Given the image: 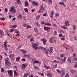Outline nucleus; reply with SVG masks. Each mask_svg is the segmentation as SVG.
Segmentation results:
<instances>
[{"label":"nucleus","mask_w":77,"mask_h":77,"mask_svg":"<svg viewBox=\"0 0 77 77\" xmlns=\"http://www.w3.org/2000/svg\"><path fill=\"white\" fill-rule=\"evenodd\" d=\"M9 12H11L12 14H15L16 12L15 8L14 6H11L10 8V10H9Z\"/></svg>","instance_id":"f257e3e1"},{"label":"nucleus","mask_w":77,"mask_h":77,"mask_svg":"<svg viewBox=\"0 0 77 77\" xmlns=\"http://www.w3.org/2000/svg\"><path fill=\"white\" fill-rule=\"evenodd\" d=\"M32 44L33 48H34V49H35V51H36V50H37V47L38 46L39 44L38 43H32Z\"/></svg>","instance_id":"f03ea898"},{"label":"nucleus","mask_w":77,"mask_h":77,"mask_svg":"<svg viewBox=\"0 0 77 77\" xmlns=\"http://www.w3.org/2000/svg\"><path fill=\"white\" fill-rule=\"evenodd\" d=\"M5 61H6L5 62V65H7L8 66H11V62H9V61H8V60H6Z\"/></svg>","instance_id":"7ed1b4c3"},{"label":"nucleus","mask_w":77,"mask_h":77,"mask_svg":"<svg viewBox=\"0 0 77 77\" xmlns=\"http://www.w3.org/2000/svg\"><path fill=\"white\" fill-rule=\"evenodd\" d=\"M76 57L77 55L76 54H73V59L74 60H76V61H77V58H76Z\"/></svg>","instance_id":"20e7f679"},{"label":"nucleus","mask_w":77,"mask_h":77,"mask_svg":"<svg viewBox=\"0 0 77 77\" xmlns=\"http://www.w3.org/2000/svg\"><path fill=\"white\" fill-rule=\"evenodd\" d=\"M40 8V11L41 12H43L44 11V7L43 6V5H42Z\"/></svg>","instance_id":"39448f33"},{"label":"nucleus","mask_w":77,"mask_h":77,"mask_svg":"<svg viewBox=\"0 0 77 77\" xmlns=\"http://www.w3.org/2000/svg\"><path fill=\"white\" fill-rule=\"evenodd\" d=\"M65 24H64V26H66L67 27L69 26V22L68 20H66L65 22Z\"/></svg>","instance_id":"423d86ee"},{"label":"nucleus","mask_w":77,"mask_h":77,"mask_svg":"<svg viewBox=\"0 0 77 77\" xmlns=\"http://www.w3.org/2000/svg\"><path fill=\"white\" fill-rule=\"evenodd\" d=\"M12 72H13L12 70H10L8 72V73L10 76H13V73H12Z\"/></svg>","instance_id":"0eeeda50"},{"label":"nucleus","mask_w":77,"mask_h":77,"mask_svg":"<svg viewBox=\"0 0 77 77\" xmlns=\"http://www.w3.org/2000/svg\"><path fill=\"white\" fill-rule=\"evenodd\" d=\"M59 4L60 5H62V6H63L64 7H66V5H65V4H64V3L62 2H59Z\"/></svg>","instance_id":"6e6552de"},{"label":"nucleus","mask_w":77,"mask_h":77,"mask_svg":"<svg viewBox=\"0 0 77 77\" xmlns=\"http://www.w3.org/2000/svg\"><path fill=\"white\" fill-rule=\"evenodd\" d=\"M53 14H54V11H52L51 12V14H50V18H53Z\"/></svg>","instance_id":"1a4fd4ad"},{"label":"nucleus","mask_w":77,"mask_h":77,"mask_svg":"<svg viewBox=\"0 0 77 77\" xmlns=\"http://www.w3.org/2000/svg\"><path fill=\"white\" fill-rule=\"evenodd\" d=\"M50 50H48V51L50 52V53H53V48L52 47H50Z\"/></svg>","instance_id":"9d476101"},{"label":"nucleus","mask_w":77,"mask_h":77,"mask_svg":"<svg viewBox=\"0 0 77 77\" xmlns=\"http://www.w3.org/2000/svg\"><path fill=\"white\" fill-rule=\"evenodd\" d=\"M66 57H64L63 60V59H61V62L62 63H63V62H65V60H66Z\"/></svg>","instance_id":"9b49d317"},{"label":"nucleus","mask_w":77,"mask_h":77,"mask_svg":"<svg viewBox=\"0 0 77 77\" xmlns=\"http://www.w3.org/2000/svg\"><path fill=\"white\" fill-rule=\"evenodd\" d=\"M44 49V50H46V48H45L42 47L41 46H39L37 48V49Z\"/></svg>","instance_id":"f8f14e48"},{"label":"nucleus","mask_w":77,"mask_h":77,"mask_svg":"<svg viewBox=\"0 0 77 77\" xmlns=\"http://www.w3.org/2000/svg\"><path fill=\"white\" fill-rule=\"evenodd\" d=\"M32 5H36V6L38 5V3L35 2L34 1H32Z\"/></svg>","instance_id":"ddd939ff"},{"label":"nucleus","mask_w":77,"mask_h":77,"mask_svg":"<svg viewBox=\"0 0 77 77\" xmlns=\"http://www.w3.org/2000/svg\"><path fill=\"white\" fill-rule=\"evenodd\" d=\"M4 35L3 31L2 30H0V35L1 36H0V38H2V35Z\"/></svg>","instance_id":"4468645a"},{"label":"nucleus","mask_w":77,"mask_h":77,"mask_svg":"<svg viewBox=\"0 0 77 77\" xmlns=\"http://www.w3.org/2000/svg\"><path fill=\"white\" fill-rule=\"evenodd\" d=\"M44 29L45 30H48L49 29H50V28L47 26H45Z\"/></svg>","instance_id":"2eb2a0df"},{"label":"nucleus","mask_w":77,"mask_h":77,"mask_svg":"<svg viewBox=\"0 0 77 77\" xmlns=\"http://www.w3.org/2000/svg\"><path fill=\"white\" fill-rule=\"evenodd\" d=\"M30 54L28 55V54L26 55V54H24V56H23V57H28L30 58Z\"/></svg>","instance_id":"dca6fc26"},{"label":"nucleus","mask_w":77,"mask_h":77,"mask_svg":"<svg viewBox=\"0 0 77 77\" xmlns=\"http://www.w3.org/2000/svg\"><path fill=\"white\" fill-rule=\"evenodd\" d=\"M22 53H23V54H25L26 53H27V51L25 50H24L23 49L21 50Z\"/></svg>","instance_id":"f3484780"},{"label":"nucleus","mask_w":77,"mask_h":77,"mask_svg":"<svg viewBox=\"0 0 77 77\" xmlns=\"http://www.w3.org/2000/svg\"><path fill=\"white\" fill-rule=\"evenodd\" d=\"M29 6V3L27 1H25V6Z\"/></svg>","instance_id":"a211bd4d"},{"label":"nucleus","mask_w":77,"mask_h":77,"mask_svg":"<svg viewBox=\"0 0 77 77\" xmlns=\"http://www.w3.org/2000/svg\"><path fill=\"white\" fill-rule=\"evenodd\" d=\"M44 67H45V68H46V69H50L51 68L50 66H47L45 64L44 66Z\"/></svg>","instance_id":"6ab92c4d"},{"label":"nucleus","mask_w":77,"mask_h":77,"mask_svg":"<svg viewBox=\"0 0 77 77\" xmlns=\"http://www.w3.org/2000/svg\"><path fill=\"white\" fill-rule=\"evenodd\" d=\"M35 26H37V27H39V26H40L39 24L37 22L35 23Z\"/></svg>","instance_id":"aec40b11"},{"label":"nucleus","mask_w":77,"mask_h":77,"mask_svg":"<svg viewBox=\"0 0 77 77\" xmlns=\"http://www.w3.org/2000/svg\"><path fill=\"white\" fill-rule=\"evenodd\" d=\"M71 57H69L67 59V61L69 62H71Z\"/></svg>","instance_id":"412c9836"},{"label":"nucleus","mask_w":77,"mask_h":77,"mask_svg":"<svg viewBox=\"0 0 77 77\" xmlns=\"http://www.w3.org/2000/svg\"><path fill=\"white\" fill-rule=\"evenodd\" d=\"M11 59H14V55H10L9 56Z\"/></svg>","instance_id":"4be33fe9"},{"label":"nucleus","mask_w":77,"mask_h":77,"mask_svg":"<svg viewBox=\"0 0 77 77\" xmlns=\"http://www.w3.org/2000/svg\"><path fill=\"white\" fill-rule=\"evenodd\" d=\"M14 2H15V3H16V2H17V3H19V5H20V4H21V2H20V0H17L16 1H15Z\"/></svg>","instance_id":"5701e85b"},{"label":"nucleus","mask_w":77,"mask_h":77,"mask_svg":"<svg viewBox=\"0 0 77 77\" xmlns=\"http://www.w3.org/2000/svg\"><path fill=\"white\" fill-rule=\"evenodd\" d=\"M45 25H48L49 26H51V24L49 23H45Z\"/></svg>","instance_id":"b1692460"},{"label":"nucleus","mask_w":77,"mask_h":77,"mask_svg":"<svg viewBox=\"0 0 77 77\" xmlns=\"http://www.w3.org/2000/svg\"><path fill=\"white\" fill-rule=\"evenodd\" d=\"M70 72H71V74H74V71H75V70H70Z\"/></svg>","instance_id":"393cba45"},{"label":"nucleus","mask_w":77,"mask_h":77,"mask_svg":"<svg viewBox=\"0 0 77 77\" xmlns=\"http://www.w3.org/2000/svg\"><path fill=\"white\" fill-rule=\"evenodd\" d=\"M57 72L58 73H59V74H62V72L60 71V70L57 69Z\"/></svg>","instance_id":"a878e982"},{"label":"nucleus","mask_w":77,"mask_h":77,"mask_svg":"<svg viewBox=\"0 0 77 77\" xmlns=\"http://www.w3.org/2000/svg\"><path fill=\"white\" fill-rule=\"evenodd\" d=\"M46 42H47V40L46 39H45L43 41V43L44 45H45L46 44L45 43H46Z\"/></svg>","instance_id":"bb28decb"},{"label":"nucleus","mask_w":77,"mask_h":77,"mask_svg":"<svg viewBox=\"0 0 77 77\" xmlns=\"http://www.w3.org/2000/svg\"><path fill=\"white\" fill-rule=\"evenodd\" d=\"M49 41L51 43H53V39H52V37H51Z\"/></svg>","instance_id":"cd10ccee"},{"label":"nucleus","mask_w":77,"mask_h":77,"mask_svg":"<svg viewBox=\"0 0 77 77\" xmlns=\"http://www.w3.org/2000/svg\"><path fill=\"white\" fill-rule=\"evenodd\" d=\"M5 51H8V47H7V46H5Z\"/></svg>","instance_id":"c85d7f7f"},{"label":"nucleus","mask_w":77,"mask_h":77,"mask_svg":"<svg viewBox=\"0 0 77 77\" xmlns=\"http://www.w3.org/2000/svg\"><path fill=\"white\" fill-rule=\"evenodd\" d=\"M24 10L25 12H27V13L29 12V11L28 10V9H27L26 8H24Z\"/></svg>","instance_id":"c756f323"},{"label":"nucleus","mask_w":77,"mask_h":77,"mask_svg":"<svg viewBox=\"0 0 77 77\" xmlns=\"http://www.w3.org/2000/svg\"><path fill=\"white\" fill-rule=\"evenodd\" d=\"M20 59V57H19L16 58V61H18Z\"/></svg>","instance_id":"7c9ffc66"},{"label":"nucleus","mask_w":77,"mask_h":77,"mask_svg":"<svg viewBox=\"0 0 77 77\" xmlns=\"http://www.w3.org/2000/svg\"><path fill=\"white\" fill-rule=\"evenodd\" d=\"M38 74H39V75H41L43 77L44 76V75L43 73H41L40 72H38Z\"/></svg>","instance_id":"2f4dec72"},{"label":"nucleus","mask_w":77,"mask_h":77,"mask_svg":"<svg viewBox=\"0 0 77 77\" xmlns=\"http://www.w3.org/2000/svg\"><path fill=\"white\" fill-rule=\"evenodd\" d=\"M73 29L74 30H75L76 29L75 28H76V26L75 25H73Z\"/></svg>","instance_id":"473e14b6"},{"label":"nucleus","mask_w":77,"mask_h":77,"mask_svg":"<svg viewBox=\"0 0 77 77\" xmlns=\"http://www.w3.org/2000/svg\"><path fill=\"white\" fill-rule=\"evenodd\" d=\"M45 54H47V56H48V51L46 50H46H45Z\"/></svg>","instance_id":"72a5a7b5"},{"label":"nucleus","mask_w":77,"mask_h":77,"mask_svg":"<svg viewBox=\"0 0 77 77\" xmlns=\"http://www.w3.org/2000/svg\"><path fill=\"white\" fill-rule=\"evenodd\" d=\"M17 27V25H14L13 26H11V27H12V28H13V27H14V28H16Z\"/></svg>","instance_id":"f704fd0d"},{"label":"nucleus","mask_w":77,"mask_h":77,"mask_svg":"<svg viewBox=\"0 0 77 77\" xmlns=\"http://www.w3.org/2000/svg\"><path fill=\"white\" fill-rule=\"evenodd\" d=\"M47 76H48L49 77H52V74H50V73H49L47 75Z\"/></svg>","instance_id":"c9c22d12"},{"label":"nucleus","mask_w":77,"mask_h":77,"mask_svg":"<svg viewBox=\"0 0 77 77\" xmlns=\"http://www.w3.org/2000/svg\"><path fill=\"white\" fill-rule=\"evenodd\" d=\"M65 75V72H63L62 74V75H61V77H63V76H64V75Z\"/></svg>","instance_id":"e433bc0d"},{"label":"nucleus","mask_w":77,"mask_h":77,"mask_svg":"<svg viewBox=\"0 0 77 77\" xmlns=\"http://www.w3.org/2000/svg\"><path fill=\"white\" fill-rule=\"evenodd\" d=\"M15 30V29H11L10 30V32H13V31Z\"/></svg>","instance_id":"4c0bfd02"},{"label":"nucleus","mask_w":77,"mask_h":77,"mask_svg":"<svg viewBox=\"0 0 77 77\" xmlns=\"http://www.w3.org/2000/svg\"><path fill=\"white\" fill-rule=\"evenodd\" d=\"M22 67L23 68V69H25L26 68V66H25L24 65V64H22Z\"/></svg>","instance_id":"58836bf2"},{"label":"nucleus","mask_w":77,"mask_h":77,"mask_svg":"<svg viewBox=\"0 0 77 77\" xmlns=\"http://www.w3.org/2000/svg\"><path fill=\"white\" fill-rule=\"evenodd\" d=\"M21 17H22V15H20L19 16H18L17 17V18L18 19H20V18H21Z\"/></svg>","instance_id":"ea45409f"},{"label":"nucleus","mask_w":77,"mask_h":77,"mask_svg":"<svg viewBox=\"0 0 77 77\" xmlns=\"http://www.w3.org/2000/svg\"><path fill=\"white\" fill-rule=\"evenodd\" d=\"M34 63H39V61L36 60L34 61Z\"/></svg>","instance_id":"a19ab883"},{"label":"nucleus","mask_w":77,"mask_h":77,"mask_svg":"<svg viewBox=\"0 0 77 77\" xmlns=\"http://www.w3.org/2000/svg\"><path fill=\"white\" fill-rule=\"evenodd\" d=\"M38 29L36 28H34V31L36 32H38Z\"/></svg>","instance_id":"79ce46f5"},{"label":"nucleus","mask_w":77,"mask_h":77,"mask_svg":"<svg viewBox=\"0 0 77 77\" xmlns=\"http://www.w3.org/2000/svg\"><path fill=\"white\" fill-rule=\"evenodd\" d=\"M7 44H8V42L7 41H5L4 42V45L5 46H7Z\"/></svg>","instance_id":"37998d69"},{"label":"nucleus","mask_w":77,"mask_h":77,"mask_svg":"<svg viewBox=\"0 0 77 77\" xmlns=\"http://www.w3.org/2000/svg\"><path fill=\"white\" fill-rule=\"evenodd\" d=\"M6 33L8 35L10 33H9V31H6Z\"/></svg>","instance_id":"c03bdc74"},{"label":"nucleus","mask_w":77,"mask_h":77,"mask_svg":"<svg viewBox=\"0 0 77 77\" xmlns=\"http://www.w3.org/2000/svg\"><path fill=\"white\" fill-rule=\"evenodd\" d=\"M61 27L64 29H68V28L66 27L65 26H61Z\"/></svg>","instance_id":"a18cd8bd"},{"label":"nucleus","mask_w":77,"mask_h":77,"mask_svg":"<svg viewBox=\"0 0 77 77\" xmlns=\"http://www.w3.org/2000/svg\"><path fill=\"white\" fill-rule=\"evenodd\" d=\"M64 77H69V75L68 73H66Z\"/></svg>","instance_id":"49530a36"},{"label":"nucleus","mask_w":77,"mask_h":77,"mask_svg":"<svg viewBox=\"0 0 77 77\" xmlns=\"http://www.w3.org/2000/svg\"><path fill=\"white\" fill-rule=\"evenodd\" d=\"M8 36H9L10 38H12V35L10 33L8 34Z\"/></svg>","instance_id":"de8ad7c7"},{"label":"nucleus","mask_w":77,"mask_h":77,"mask_svg":"<svg viewBox=\"0 0 77 77\" xmlns=\"http://www.w3.org/2000/svg\"><path fill=\"white\" fill-rule=\"evenodd\" d=\"M1 72H4L5 71V70H4V69L3 68H1Z\"/></svg>","instance_id":"09e8293b"},{"label":"nucleus","mask_w":77,"mask_h":77,"mask_svg":"<svg viewBox=\"0 0 77 77\" xmlns=\"http://www.w3.org/2000/svg\"><path fill=\"white\" fill-rule=\"evenodd\" d=\"M39 17H40V16H37L36 17V20H38V19H39Z\"/></svg>","instance_id":"8fccbe9b"},{"label":"nucleus","mask_w":77,"mask_h":77,"mask_svg":"<svg viewBox=\"0 0 77 77\" xmlns=\"http://www.w3.org/2000/svg\"><path fill=\"white\" fill-rule=\"evenodd\" d=\"M34 67L35 69H38V66H34Z\"/></svg>","instance_id":"3c124183"},{"label":"nucleus","mask_w":77,"mask_h":77,"mask_svg":"<svg viewBox=\"0 0 77 77\" xmlns=\"http://www.w3.org/2000/svg\"><path fill=\"white\" fill-rule=\"evenodd\" d=\"M0 20L1 21H3V20H5V17L0 18Z\"/></svg>","instance_id":"603ef678"},{"label":"nucleus","mask_w":77,"mask_h":77,"mask_svg":"<svg viewBox=\"0 0 77 77\" xmlns=\"http://www.w3.org/2000/svg\"><path fill=\"white\" fill-rule=\"evenodd\" d=\"M15 32L16 33H20V32H19L17 30H15Z\"/></svg>","instance_id":"864d4df0"},{"label":"nucleus","mask_w":77,"mask_h":77,"mask_svg":"<svg viewBox=\"0 0 77 77\" xmlns=\"http://www.w3.org/2000/svg\"><path fill=\"white\" fill-rule=\"evenodd\" d=\"M27 29L29 28H30V29H32V27H31L30 25H28L27 26V27H26Z\"/></svg>","instance_id":"5fc2aeb1"},{"label":"nucleus","mask_w":77,"mask_h":77,"mask_svg":"<svg viewBox=\"0 0 77 77\" xmlns=\"http://www.w3.org/2000/svg\"><path fill=\"white\" fill-rule=\"evenodd\" d=\"M59 31L60 33H63V31H62L61 29H60Z\"/></svg>","instance_id":"6e6d98bb"},{"label":"nucleus","mask_w":77,"mask_h":77,"mask_svg":"<svg viewBox=\"0 0 77 77\" xmlns=\"http://www.w3.org/2000/svg\"><path fill=\"white\" fill-rule=\"evenodd\" d=\"M27 75H28L27 74L25 73L24 75V76L23 77H27Z\"/></svg>","instance_id":"4d7b16f0"},{"label":"nucleus","mask_w":77,"mask_h":77,"mask_svg":"<svg viewBox=\"0 0 77 77\" xmlns=\"http://www.w3.org/2000/svg\"><path fill=\"white\" fill-rule=\"evenodd\" d=\"M34 40H33V38H30V41L31 42H32V41H33Z\"/></svg>","instance_id":"13d9d810"},{"label":"nucleus","mask_w":77,"mask_h":77,"mask_svg":"<svg viewBox=\"0 0 77 77\" xmlns=\"http://www.w3.org/2000/svg\"><path fill=\"white\" fill-rule=\"evenodd\" d=\"M54 35H57V32L56 31H54Z\"/></svg>","instance_id":"bf43d9fd"},{"label":"nucleus","mask_w":77,"mask_h":77,"mask_svg":"<svg viewBox=\"0 0 77 77\" xmlns=\"http://www.w3.org/2000/svg\"><path fill=\"white\" fill-rule=\"evenodd\" d=\"M59 36L60 38H61V37H62V34L61 33H60L59 34Z\"/></svg>","instance_id":"052dcab7"},{"label":"nucleus","mask_w":77,"mask_h":77,"mask_svg":"<svg viewBox=\"0 0 77 77\" xmlns=\"http://www.w3.org/2000/svg\"><path fill=\"white\" fill-rule=\"evenodd\" d=\"M53 62H56V63H58V62H58V61H57V60H54L53 61Z\"/></svg>","instance_id":"680f3d73"},{"label":"nucleus","mask_w":77,"mask_h":77,"mask_svg":"<svg viewBox=\"0 0 77 77\" xmlns=\"http://www.w3.org/2000/svg\"><path fill=\"white\" fill-rule=\"evenodd\" d=\"M41 24H45V23H44V22L42 21L41 22Z\"/></svg>","instance_id":"e2e57ef3"},{"label":"nucleus","mask_w":77,"mask_h":77,"mask_svg":"<svg viewBox=\"0 0 77 77\" xmlns=\"http://www.w3.org/2000/svg\"><path fill=\"white\" fill-rule=\"evenodd\" d=\"M77 66V64H76L75 65H74V68H76Z\"/></svg>","instance_id":"0e129e2a"},{"label":"nucleus","mask_w":77,"mask_h":77,"mask_svg":"<svg viewBox=\"0 0 77 77\" xmlns=\"http://www.w3.org/2000/svg\"><path fill=\"white\" fill-rule=\"evenodd\" d=\"M5 12H7L8 11V9L7 8H5Z\"/></svg>","instance_id":"69168bd1"},{"label":"nucleus","mask_w":77,"mask_h":77,"mask_svg":"<svg viewBox=\"0 0 77 77\" xmlns=\"http://www.w3.org/2000/svg\"><path fill=\"white\" fill-rule=\"evenodd\" d=\"M27 26V25H26L25 23H24L23 24V27H26Z\"/></svg>","instance_id":"338daca9"},{"label":"nucleus","mask_w":77,"mask_h":77,"mask_svg":"<svg viewBox=\"0 0 77 77\" xmlns=\"http://www.w3.org/2000/svg\"><path fill=\"white\" fill-rule=\"evenodd\" d=\"M16 35L17 36H20V34H19V33H17Z\"/></svg>","instance_id":"774afa93"}]
</instances>
